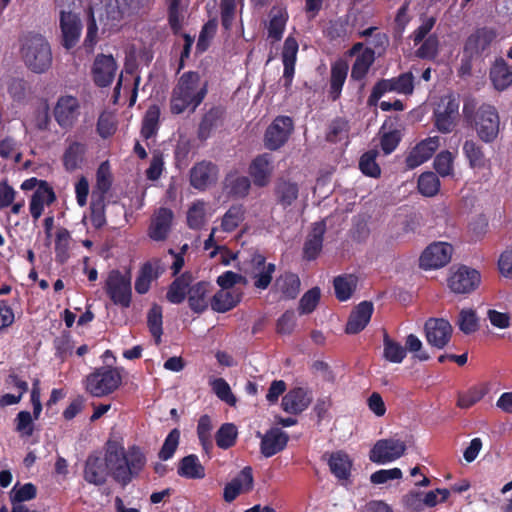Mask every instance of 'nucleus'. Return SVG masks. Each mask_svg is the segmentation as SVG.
<instances>
[{
	"label": "nucleus",
	"instance_id": "f257e3e1",
	"mask_svg": "<svg viewBox=\"0 0 512 512\" xmlns=\"http://www.w3.org/2000/svg\"><path fill=\"white\" fill-rule=\"evenodd\" d=\"M200 74L196 71L184 72L178 79L170 97V112L174 115L186 110L195 112L208 93V81L200 86Z\"/></svg>",
	"mask_w": 512,
	"mask_h": 512
},
{
	"label": "nucleus",
	"instance_id": "f03ea898",
	"mask_svg": "<svg viewBox=\"0 0 512 512\" xmlns=\"http://www.w3.org/2000/svg\"><path fill=\"white\" fill-rule=\"evenodd\" d=\"M108 459L115 465L113 479L122 487H126L133 478L138 477L146 464L145 455L136 445L129 447L127 455L123 447L109 445Z\"/></svg>",
	"mask_w": 512,
	"mask_h": 512
},
{
	"label": "nucleus",
	"instance_id": "7ed1b4c3",
	"mask_svg": "<svg viewBox=\"0 0 512 512\" xmlns=\"http://www.w3.org/2000/svg\"><path fill=\"white\" fill-rule=\"evenodd\" d=\"M20 54L32 72L44 73L52 64L51 47L40 33L27 32L20 38Z\"/></svg>",
	"mask_w": 512,
	"mask_h": 512
},
{
	"label": "nucleus",
	"instance_id": "20e7f679",
	"mask_svg": "<svg viewBox=\"0 0 512 512\" xmlns=\"http://www.w3.org/2000/svg\"><path fill=\"white\" fill-rule=\"evenodd\" d=\"M463 114L466 121L475 129L481 141L492 143L496 140L500 130V117L493 105L482 104L474 111L465 103Z\"/></svg>",
	"mask_w": 512,
	"mask_h": 512
},
{
	"label": "nucleus",
	"instance_id": "39448f33",
	"mask_svg": "<svg viewBox=\"0 0 512 512\" xmlns=\"http://www.w3.org/2000/svg\"><path fill=\"white\" fill-rule=\"evenodd\" d=\"M122 377L117 368L103 366L88 374L84 380L86 391L94 397L113 393L121 384Z\"/></svg>",
	"mask_w": 512,
	"mask_h": 512
},
{
	"label": "nucleus",
	"instance_id": "423d86ee",
	"mask_svg": "<svg viewBox=\"0 0 512 512\" xmlns=\"http://www.w3.org/2000/svg\"><path fill=\"white\" fill-rule=\"evenodd\" d=\"M104 290L115 305L122 308L130 307L132 301L131 280L118 269H113L108 273Z\"/></svg>",
	"mask_w": 512,
	"mask_h": 512
},
{
	"label": "nucleus",
	"instance_id": "0eeeda50",
	"mask_svg": "<svg viewBox=\"0 0 512 512\" xmlns=\"http://www.w3.org/2000/svg\"><path fill=\"white\" fill-rule=\"evenodd\" d=\"M114 467L115 465L108 459V449L104 457L99 453H92L85 461L83 478L89 484L102 486L106 483L109 474L113 477Z\"/></svg>",
	"mask_w": 512,
	"mask_h": 512
},
{
	"label": "nucleus",
	"instance_id": "6e6552de",
	"mask_svg": "<svg viewBox=\"0 0 512 512\" xmlns=\"http://www.w3.org/2000/svg\"><path fill=\"white\" fill-rule=\"evenodd\" d=\"M414 91V76L411 72H405L397 77L381 79L373 86L369 96V103H376L385 93L396 92L410 95Z\"/></svg>",
	"mask_w": 512,
	"mask_h": 512
},
{
	"label": "nucleus",
	"instance_id": "1a4fd4ad",
	"mask_svg": "<svg viewBox=\"0 0 512 512\" xmlns=\"http://www.w3.org/2000/svg\"><path fill=\"white\" fill-rule=\"evenodd\" d=\"M434 125L436 129L447 134L454 130L459 118V101L454 97H446L435 108Z\"/></svg>",
	"mask_w": 512,
	"mask_h": 512
},
{
	"label": "nucleus",
	"instance_id": "9d476101",
	"mask_svg": "<svg viewBox=\"0 0 512 512\" xmlns=\"http://www.w3.org/2000/svg\"><path fill=\"white\" fill-rule=\"evenodd\" d=\"M293 120L289 116H278L268 126L265 132V146L269 150L281 148L293 132Z\"/></svg>",
	"mask_w": 512,
	"mask_h": 512
},
{
	"label": "nucleus",
	"instance_id": "9b49d317",
	"mask_svg": "<svg viewBox=\"0 0 512 512\" xmlns=\"http://www.w3.org/2000/svg\"><path fill=\"white\" fill-rule=\"evenodd\" d=\"M406 451V445L399 439L378 440L370 451L369 459L373 463L385 464L399 459Z\"/></svg>",
	"mask_w": 512,
	"mask_h": 512
},
{
	"label": "nucleus",
	"instance_id": "f8f14e48",
	"mask_svg": "<svg viewBox=\"0 0 512 512\" xmlns=\"http://www.w3.org/2000/svg\"><path fill=\"white\" fill-rule=\"evenodd\" d=\"M453 247L446 242L430 244L420 256V267L429 270L447 265L452 257Z\"/></svg>",
	"mask_w": 512,
	"mask_h": 512
},
{
	"label": "nucleus",
	"instance_id": "ddd939ff",
	"mask_svg": "<svg viewBox=\"0 0 512 512\" xmlns=\"http://www.w3.org/2000/svg\"><path fill=\"white\" fill-rule=\"evenodd\" d=\"M481 282L480 273L465 265L460 266L451 274L448 285L451 291L457 294H469L478 288Z\"/></svg>",
	"mask_w": 512,
	"mask_h": 512
},
{
	"label": "nucleus",
	"instance_id": "4468645a",
	"mask_svg": "<svg viewBox=\"0 0 512 512\" xmlns=\"http://www.w3.org/2000/svg\"><path fill=\"white\" fill-rule=\"evenodd\" d=\"M425 336L427 342L438 349L444 348L450 341L452 326L443 318H430L426 321Z\"/></svg>",
	"mask_w": 512,
	"mask_h": 512
},
{
	"label": "nucleus",
	"instance_id": "2eb2a0df",
	"mask_svg": "<svg viewBox=\"0 0 512 512\" xmlns=\"http://www.w3.org/2000/svg\"><path fill=\"white\" fill-rule=\"evenodd\" d=\"M496 37L495 29L489 27L478 28L466 39L463 48L464 54L469 58L482 55L489 49Z\"/></svg>",
	"mask_w": 512,
	"mask_h": 512
},
{
	"label": "nucleus",
	"instance_id": "dca6fc26",
	"mask_svg": "<svg viewBox=\"0 0 512 512\" xmlns=\"http://www.w3.org/2000/svg\"><path fill=\"white\" fill-rule=\"evenodd\" d=\"M80 104L74 96H61L54 107V118L63 129L73 127L79 115Z\"/></svg>",
	"mask_w": 512,
	"mask_h": 512
},
{
	"label": "nucleus",
	"instance_id": "f3484780",
	"mask_svg": "<svg viewBox=\"0 0 512 512\" xmlns=\"http://www.w3.org/2000/svg\"><path fill=\"white\" fill-rule=\"evenodd\" d=\"M256 435L261 438L260 452L266 458L283 451L289 441L288 433L278 427H272L264 434L258 431Z\"/></svg>",
	"mask_w": 512,
	"mask_h": 512
},
{
	"label": "nucleus",
	"instance_id": "a211bd4d",
	"mask_svg": "<svg viewBox=\"0 0 512 512\" xmlns=\"http://www.w3.org/2000/svg\"><path fill=\"white\" fill-rule=\"evenodd\" d=\"M117 63L112 55L98 54L95 57L91 74L98 87H108L114 80Z\"/></svg>",
	"mask_w": 512,
	"mask_h": 512
},
{
	"label": "nucleus",
	"instance_id": "6ab92c4d",
	"mask_svg": "<svg viewBox=\"0 0 512 512\" xmlns=\"http://www.w3.org/2000/svg\"><path fill=\"white\" fill-rule=\"evenodd\" d=\"M254 477L251 466L244 467L224 487L223 499L227 503L233 502L241 493L250 492L253 489Z\"/></svg>",
	"mask_w": 512,
	"mask_h": 512
},
{
	"label": "nucleus",
	"instance_id": "aec40b11",
	"mask_svg": "<svg viewBox=\"0 0 512 512\" xmlns=\"http://www.w3.org/2000/svg\"><path fill=\"white\" fill-rule=\"evenodd\" d=\"M218 172L217 165L211 161L197 162L190 170V185L199 191H204L217 180Z\"/></svg>",
	"mask_w": 512,
	"mask_h": 512
},
{
	"label": "nucleus",
	"instance_id": "412c9836",
	"mask_svg": "<svg viewBox=\"0 0 512 512\" xmlns=\"http://www.w3.org/2000/svg\"><path fill=\"white\" fill-rule=\"evenodd\" d=\"M253 273V285L256 289L266 290L273 279V274L276 270L274 263H266V257L260 253L253 254L251 258Z\"/></svg>",
	"mask_w": 512,
	"mask_h": 512
},
{
	"label": "nucleus",
	"instance_id": "4be33fe9",
	"mask_svg": "<svg viewBox=\"0 0 512 512\" xmlns=\"http://www.w3.org/2000/svg\"><path fill=\"white\" fill-rule=\"evenodd\" d=\"M60 28L62 32V45L66 49L73 48L81 34V21L72 12L61 11Z\"/></svg>",
	"mask_w": 512,
	"mask_h": 512
},
{
	"label": "nucleus",
	"instance_id": "5701e85b",
	"mask_svg": "<svg viewBox=\"0 0 512 512\" xmlns=\"http://www.w3.org/2000/svg\"><path fill=\"white\" fill-rule=\"evenodd\" d=\"M325 232V220H321L313 224L303 246V258L305 260L313 261L319 256L323 248Z\"/></svg>",
	"mask_w": 512,
	"mask_h": 512
},
{
	"label": "nucleus",
	"instance_id": "b1692460",
	"mask_svg": "<svg viewBox=\"0 0 512 512\" xmlns=\"http://www.w3.org/2000/svg\"><path fill=\"white\" fill-rule=\"evenodd\" d=\"M374 311L371 301L360 302L351 312L346 323L345 332L347 334H358L366 328Z\"/></svg>",
	"mask_w": 512,
	"mask_h": 512
},
{
	"label": "nucleus",
	"instance_id": "393cba45",
	"mask_svg": "<svg viewBox=\"0 0 512 512\" xmlns=\"http://www.w3.org/2000/svg\"><path fill=\"white\" fill-rule=\"evenodd\" d=\"M55 201L56 194L53 187L47 181L41 182L30 199L29 210L32 218L35 221L38 220L44 212V206H49Z\"/></svg>",
	"mask_w": 512,
	"mask_h": 512
},
{
	"label": "nucleus",
	"instance_id": "a878e982",
	"mask_svg": "<svg viewBox=\"0 0 512 512\" xmlns=\"http://www.w3.org/2000/svg\"><path fill=\"white\" fill-rule=\"evenodd\" d=\"M439 146L438 137H429L418 143L407 155L406 166L414 169L429 160Z\"/></svg>",
	"mask_w": 512,
	"mask_h": 512
},
{
	"label": "nucleus",
	"instance_id": "bb28decb",
	"mask_svg": "<svg viewBox=\"0 0 512 512\" xmlns=\"http://www.w3.org/2000/svg\"><path fill=\"white\" fill-rule=\"evenodd\" d=\"M225 108L223 106H214L210 108L201 118L197 130V137L201 141L207 140L212 132L222 124L225 116Z\"/></svg>",
	"mask_w": 512,
	"mask_h": 512
},
{
	"label": "nucleus",
	"instance_id": "cd10ccee",
	"mask_svg": "<svg viewBox=\"0 0 512 512\" xmlns=\"http://www.w3.org/2000/svg\"><path fill=\"white\" fill-rule=\"evenodd\" d=\"M172 220L173 212L171 209L166 207L159 208L149 227L150 238L155 241L165 240L170 231Z\"/></svg>",
	"mask_w": 512,
	"mask_h": 512
},
{
	"label": "nucleus",
	"instance_id": "c85d7f7f",
	"mask_svg": "<svg viewBox=\"0 0 512 512\" xmlns=\"http://www.w3.org/2000/svg\"><path fill=\"white\" fill-rule=\"evenodd\" d=\"M311 403V398L307 390L297 387L290 390L282 398L281 406L283 410L290 414H299L303 412Z\"/></svg>",
	"mask_w": 512,
	"mask_h": 512
},
{
	"label": "nucleus",
	"instance_id": "c756f323",
	"mask_svg": "<svg viewBox=\"0 0 512 512\" xmlns=\"http://www.w3.org/2000/svg\"><path fill=\"white\" fill-rule=\"evenodd\" d=\"M211 290V284L206 281H199L190 286L188 291V305L197 314L203 313L209 305L207 300Z\"/></svg>",
	"mask_w": 512,
	"mask_h": 512
},
{
	"label": "nucleus",
	"instance_id": "7c9ffc66",
	"mask_svg": "<svg viewBox=\"0 0 512 512\" xmlns=\"http://www.w3.org/2000/svg\"><path fill=\"white\" fill-rule=\"evenodd\" d=\"M242 295L241 291L221 289L211 298V308L218 313L230 311L240 303Z\"/></svg>",
	"mask_w": 512,
	"mask_h": 512
},
{
	"label": "nucleus",
	"instance_id": "2f4dec72",
	"mask_svg": "<svg viewBox=\"0 0 512 512\" xmlns=\"http://www.w3.org/2000/svg\"><path fill=\"white\" fill-rule=\"evenodd\" d=\"M274 194L277 203L286 209L297 200L299 196V186L296 182L279 178L275 184Z\"/></svg>",
	"mask_w": 512,
	"mask_h": 512
},
{
	"label": "nucleus",
	"instance_id": "473e14b6",
	"mask_svg": "<svg viewBox=\"0 0 512 512\" xmlns=\"http://www.w3.org/2000/svg\"><path fill=\"white\" fill-rule=\"evenodd\" d=\"M462 151L470 168L480 170L490 166V160L486 157L482 145L476 141L466 140Z\"/></svg>",
	"mask_w": 512,
	"mask_h": 512
},
{
	"label": "nucleus",
	"instance_id": "72a5a7b5",
	"mask_svg": "<svg viewBox=\"0 0 512 512\" xmlns=\"http://www.w3.org/2000/svg\"><path fill=\"white\" fill-rule=\"evenodd\" d=\"M86 147V144L78 141L69 143L62 157L63 167L66 171L73 172L81 167L84 162Z\"/></svg>",
	"mask_w": 512,
	"mask_h": 512
},
{
	"label": "nucleus",
	"instance_id": "f704fd0d",
	"mask_svg": "<svg viewBox=\"0 0 512 512\" xmlns=\"http://www.w3.org/2000/svg\"><path fill=\"white\" fill-rule=\"evenodd\" d=\"M191 282L192 276L188 272L176 277L168 287L166 293L167 300L172 304L182 303L188 297Z\"/></svg>",
	"mask_w": 512,
	"mask_h": 512
},
{
	"label": "nucleus",
	"instance_id": "c9c22d12",
	"mask_svg": "<svg viewBox=\"0 0 512 512\" xmlns=\"http://www.w3.org/2000/svg\"><path fill=\"white\" fill-rule=\"evenodd\" d=\"M490 80L498 91H504L512 83V70L503 58L496 59L490 69Z\"/></svg>",
	"mask_w": 512,
	"mask_h": 512
},
{
	"label": "nucleus",
	"instance_id": "e433bc0d",
	"mask_svg": "<svg viewBox=\"0 0 512 512\" xmlns=\"http://www.w3.org/2000/svg\"><path fill=\"white\" fill-rule=\"evenodd\" d=\"M269 165V159L266 154L257 156L249 165V175L252 177L253 183L257 187H265L268 185L271 176Z\"/></svg>",
	"mask_w": 512,
	"mask_h": 512
},
{
	"label": "nucleus",
	"instance_id": "4c0bfd02",
	"mask_svg": "<svg viewBox=\"0 0 512 512\" xmlns=\"http://www.w3.org/2000/svg\"><path fill=\"white\" fill-rule=\"evenodd\" d=\"M328 465L331 473L339 481H347L351 476L352 461L348 454L337 451L331 454Z\"/></svg>",
	"mask_w": 512,
	"mask_h": 512
},
{
	"label": "nucleus",
	"instance_id": "58836bf2",
	"mask_svg": "<svg viewBox=\"0 0 512 512\" xmlns=\"http://www.w3.org/2000/svg\"><path fill=\"white\" fill-rule=\"evenodd\" d=\"M348 65L343 61H337L331 66L329 98L336 101L340 98L342 88L347 78Z\"/></svg>",
	"mask_w": 512,
	"mask_h": 512
},
{
	"label": "nucleus",
	"instance_id": "ea45409f",
	"mask_svg": "<svg viewBox=\"0 0 512 512\" xmlns=\"http://www.w3.org/2000/svg\"><path fill=\"white\" fill-rule=\"evenodd\" d=\"M177 473L187 479H203L205 468L200 463L197 455L190 454L179 461Z\"/></svg>",
	"mask_w": 512,
	"mask_h": 512
},
{
	"label": "nucleus",
	"instance_id": "a19ab883",
	"mask_svg": "<svg viewBox=\"0 0 512 512\" xmlns=\"http://www.w3.org/2000/svg\"><path fill=\"white\" fill-rule=\"evenodd\" d=\"M358 278L353 274L338 275L333 280V287L336 298L341 301H347L356 290Z\"/></svg>",
	"mask_w": 512,
	"mask_h": 512
},
{
	"label": "nucleus",
	"instance_id": "79ce46f5",
	"mask_svg": "<svg viewBox=\"0 0 512 512\" xmlns=\"http://www.w3.org/2000/svg\"><path fill=\"white\" fill-rule=\"evenodd\" d=\"M224 187L229 195L244 198L249 193L251 181L247 176L230 173L225 177Z\"/></svg>",
	"mask_w": 512,
	"mask_h": 512
},
{
	"label": "nucleus",
	"instance_id": "37998d69",
	"mask_svg": "<svg viewBox=\"0 0 512 512\" xmlns=\"http://www.w3.org/2000/svg\"><path fill=\"white\" fill-rule=\"evenodd\" d=\"M375 60V51L369 47L356 57L352 69L351 78L356 81L363 80Z\"/></svg>",
	"mask_w": 512,
	"mask_h": 512
},
{
	"label": "nucleus",
	"instance_id": "c03bdc74",
	"mask_svg": "<svg viewBox=\"0 0 512 512\" xmlns=\"http://www.w3.org/2000/svg\"><path fill=\"white\" fill-rule=\"evenodd\" d=\"M283 298L295 299L300 292V279L297 274L287 272L276 279L275 283Z\"/></svg>",
	"mask_w": 512,
	"mask_h": 512
},
{
	"label": "nucleus",
	"instance_id": "a18cd8bd",
	"mask_svg": "<svg viewBox=\"0 0 512 512\" xmlns=\"http://www.w3.org/2000/svg\"><path fill=\"white\" fill-rule=\"evenodd\" d=\"M160 108L158 105H151L146 110L142 119L140 134L143 139L148 140L154 137L159 129Z\"/></svg>",
	"mask_w": 512,
	"mask_h": 512
},
{
	"label": "nucleus",
	"instance_id": "49530a36",
	"mask_svg": "<svg viewBox=\"0 0 512 512\" xmlns=\"http://www.w3.org/2000/svg\"><path fill=\"white\" fill-rule=\"evenodd\" d=\"M158 267L152 262H146L140 268L135 280V290L138 294H146L151 286V282L159 277Z\"/></svg>",
	"mask_w": 512,
	"mask_h": 512
},
{
	"label": "nucleus",
	"instance_id": "de8ad7c7",
	"mask_svg": "<svg viewBox=\"0 0 512 512\" xmlns=\"http://www.w3.org/2000/svg\"><path fill=\"white\" fill-rule=\"evenodd\" d=\"M147 326L150 334L154 338L156 345L161 343L163 334V311L158 304H153L147 313Z\"/></svg>",
	"mask_w": 512,
	"mask_h": 512
},
{
	"label": "nucleus",
	"instance_id": "09e8293b",
	"mask_svg": "<svg viewBox=\"0 0 512 512\" xmlns=\"http://www.w3.org/2000/svg\"><path fill=\"white\" fill-rule=\"evenodd\" d=\"M245 209L242 204L232 205L222 217L221 229L224 232H233L244 221Z\"/></svg>",
	"mask_w": 512,
	"mask_h": 512
},
{
	"label": "nucleus",
	"instance_id": "8fccbe9b",
	"mask_svg": "<svg viewBox=\"0 0 512 512\" xmlns=\"http://www.w3.org/2000/svg\"><path fill=\"white\" fill-rule=\"evenodd\" d=\"M207 203L204 200H196L187 211V225L190 229L199 230L206 221Z\"/></svg>",
	"mask_w": 512,
	"mask_h": 512
},
{
	"label": "nucleus",
	"instance_id": "3c124183",
	"mask_svg": "<svg viewBox=\"0 0 512 512\" xmlns=\"http://www.w3.org/2000/svg\"><path fill=\"white\" fill-rule=\"evenodd\" d=\"M238 430L233 423H224L215 434L216 445L221 449H229L236 444Z\"/></svg>",
	"mask_w": 512,
	"mask_h": 512
},
{
	"label": "nucleus",
	"instance_id": "603ef678",
	"mask_svg": "<svg viewBox=\"0 0 512 512\" xmlns=\"http://www.w3.org/2000/svg\"><path fill=\"white\" fill-rule=\"evenodd\" d=\"M488 392L484 384L469 388L466 392L459 393L457 406L462 409H468L479 402Z\"/></svg>",
	"mask_w": 512,
	"mask_h": 512
},
{
	"label": "nucleus",
	"instance_id": "864d4df0",
	"mask_svg": "<svg viewBox=\"0 0 512 512\" xmlns=\"http://www.w3.org/2000/svg\"><path fill=\"white\" fill-rule=\"evenodd\" d=\"M417 187L423 196L433 197L440 190V180L434 172H424L418 178Z\"/></svg>",
	"mask_w": 512,
	"mask_h": 512
},
{
	"label": "nucleus",
	"instance_id": "5fc2aeb1",
	"mask_svg": "<svg viewBox=\"0 0 512 512\" xmlns=\"http://www.w3.org/2000/svg\"><path fill=\"white\" fill-rule=\"evenodd\" d=\"M384 358L392 363H401L406 357V349L398 342L392 340L388 334L384 335Z\"/></svg>",
	"mask_w": 512,
	"mask_h": 512
},
{
	"label": "nucleus",
	"instance_id": "6e6d98bb",
	"mask_svg": "<svg viewBox=\"0 0 512 512\" xmlns=\"http://www.w3.org/2000/svg\"><path fill=\"white\" fill-rule=\"evenodd\" d=\"M212 422L211 418L205 414L202 415L197 424V436L200 441V444L202 448L205 450L206 453H209L210 450L213 448V442H212Z\"/></svg>",
	"mask_w": 512,
	"mask_h": 512
},
{
	"label": "nucleus",
	"instance_id": "4d7b16f0",
	"mask_svg": "<svg viewBox=\"0 0 512 512\" xmlns=\"http://www.w3.org/2000/svg\"><path fill=\"white\" fill-rule=\"evenodd\" d=\"M181 2L182 0H166L168 24L174 35L179 34L182 29Z\"/></svg>",
	"mask_w": 512,
	"mask_h": 512
},
{
	"label": "nucleus",
	"instance_id": "13d9d810",
	"mask_svg": "<svg viewBox=\"0 0 512 512\" xmlns=\"http://www.w3.org/2000/svg\"><path fill=\"white\" fill-rule=\"evenodd\" d=\"M378 153L375 150L365 152L359 160L360 171L369 177L378 178L381 174V169L376 162Z\"/></svg>",
	"mask_w": 512,
	"mask_h": 512
},
{
	"label": "nucleus",
	"instance_id": "bf43d9fd",
	"mask_svg": "<svg viewBox=\"0 0 512 512\" xmlns=\"http://www.w3.org/2000/svg\"><path fill=\"white\" fill-rule=\"evenodd\" d=\"M321 297V291L319 287H313L303 294L299 301L298 311L300 315H306L312 313Z\"/></svg>",
	"mask_w": 512,
	"mask_h": 512
},
{
	"label": "nucleus",
	"instance_id": "052dcab7",
	"mask_svg": "<svg viewBox=\"0 0 512 512\" xmlns=\"http://www.w3.org/2000/svg\"><path fill=\"white\" fill-rule=\"evenodd\" d=\"M288 15L285 11H278L273 14L268 25V37L274 41H280L283 37Z\"/></svg>",
	"mask_w": 512,
	"mask_h": 512
},
{
	"label": "nucleus",
	"instance_id": "680f3d73",
	"mask_svg": "<svg viewBox=\"0 0 512 512\" xmlns=\"http://www.w3.org/2000/svg\"><path fill=\"white\" fill-rule=\"evenodd\" d=\"M69 240L70 233L66 228H60L56 233L55 256L56 261L63 264L69 258Z\"/></svg>",
	"mask_w": 512,
	"mask_h": 512
},
{
	"label": "nucleus",
	"instance_id": "e2e57ef3",
	"mask_svg": "<svg viewBox=\"0 0 512 512\" xmlns=\"http://www.w3.org/2000/svg\"><path fill=\"white\" fill-rule=\"evenodd\" d=\"M90 209V221L93 227L101 229L106 224L104 197L98 196V198L95 199V194L93 193Z\"/></svg>",
	"mask_w": 512,
	"mask_h": 512
},
{
	"label": "nucleus",
	"instance_id": "0e129e2a",
	"mask_svg": "<svg viewBox=\"0 0 512 512\" xmlns=\"http://www.w3.org/2000/svg\"><path fill=\"white\" fill-rule=\"evenodd\" d=\"M180 431L177 428L172 429L166 436L164 443L158 453V457L167 461L171 459L179 445Z\"/></svg>",
	"mask_w": 512,
	"mask_h": 512
},
{
	"label": "nucleus",
	"instance_id": "69168bd1",
	"mask_svg": "<svg viewBox=\"0 0 512 512\" xmlns=\"http://www.w3.org/2000/svg\"><path fill=\"white\" fill-rule=\"evenodd\" d=\"M36 495L37 489L32 483H26L19 488L15 485L10 493V501L12 505L22 504V502L34 499Z\"/></svg>",
	"mask_w": 512,
	"mask_h": 512
},
{
	"label": "nucleus",
	"instance_id": "338daca9",
	"mask_svg": "<svg viewBox=\"0 0 512 512\" xmlns=\"http://www.w3.org/2000/svg\"><path fill=\"white\" fill-rule=\"evenodd\" d=\"M211 387L216 396L230 406H235L237 399L231 391L227 381L223 378H216L211 382Z\"/></svg>",
	"mask_w": 512,
	"mask_h": 512
},
{
	"label": "nucleus",
	"instance_id": "774afa93",
	"mask_svg": "<svg viewBox=\"0 0 512 512\" xmlns=\"http://www.w3.org/2000/svg\"><path fill=\"white\" fill-rule=\"evenodd\" d=\"M453 161L454 156L450 151H441L434 159V169L442 177L449 176L453 173Z\"/></svg>",
	"mask_w": 512,
	"mask_h": 512
}]
</instances>
